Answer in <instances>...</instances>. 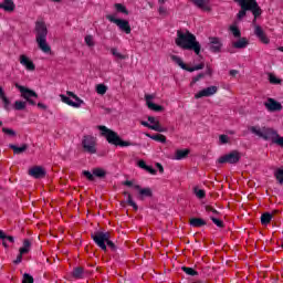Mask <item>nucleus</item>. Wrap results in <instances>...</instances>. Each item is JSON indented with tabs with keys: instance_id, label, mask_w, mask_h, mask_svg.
<instances>
[{
	"instance_id": "nucleus-56",
	"label": "nucleus",
	"mask_w": 283,
	"mask_h": 283,
	"mask_svg": "<svg viewBox=\"0 0 283 283\" xmlns=\"http://www.w3.org/2000/svg\"><path fill=\"white\" fill-rule=\"evenodd\" d=\"M206 74H208V76H211V74H213V69H211V66H207Z\"/></svg>"
},
{
	"instance_id": "nucleus-6",
	"label": "nucleus",
	"mask_w": 283,
	"mask_h": 283,
	"mask_svg": "<svg viewBox=\"0 0 283 283\" xmlns=\"http://www.w3.org/2000/svg\"><path fill=\"white\" fill-rule=\"evenodd\" d=\"M61 101L69 105L70 107H74L75 109L81 108L82 105H85V101H83L78 95L74 94L72 91H67L66 95L60 94Z\"/></svg>"
},
{
	"instance_id": "nucleus-3",
	"label": "nucleus",
	"mask_w": 283,
	"mask_h": 283,
	"mask_svg": "<svg viewBox=\"0 0 283 283\" xmlns=\"http://www.w3.org/2000/svg\"><path fill=\"white\" fill-rule=\"evenodd\" d=\"M35 41L38 48H40L44 54L52 52V48L48 44V24H45V21L38 20L35 22Z\"/></svg>"
},
{
	"instance_id": "nucleus-27",
	"label": "nucleus",
	"mask_w": 283,
	"mask_h": 283,
	"mask_svg": "<svg viewBox=\"0 0 283 283\" xmlns=\"http://www.w3.org/2000/svg\"><path fill=\"white\" fill-rule=\"evenodd\" d=\"M145 136H147V138H150L151 140H156V143H167V137L163 134L151 135L149 133H146Z\"/></svg>"
},
{
	"instance_id": "nucleus-45",
	"label": "nucleus",
	"mask_w": 283,
	"mask_h": 283,
	"mask_svg": "<svg viewBox=\"0 0 283 283\" xmlns=\"http://www.w3.org/2000/svg\"><path fill=\"white\" fill-rule=\"evenodd\" d=\"M127 202L130 207H133V209H135V211H138V206L136 205V202H134V199H132V195L127 193Z\"/></svg>"
},
{
	"instance_id": "nucleus-44",
	"label": "nucleus",
	"mask_w": 283,
	"mask_h": 283,
	"mask_svg": "<svg viewBox=\"0 0 283 283\" xmlns=\"http://www.w3.org/2000/svg\"><path fill=\"white\" fill-rule=\"evenodd\" d=\"M277 182H280V185H283V169H277L274 174Z\"/></svg>"
},
{
	"instance_id": "nucleus-2",
	"label": "nucleus",
	"mask_w": 283,
	"mask_h": 283,
	"mask_svg": "<svg viewBox=\"0 0 283 283\" xmlns=\"http://www.w3.org/2000/svg\"><path fill=\"white\" fill-rule=\"evenodd\" d=\"M250 132L259 136V138H263V140H271L274 145L283 147V137L277 134V130L271 127L252 126Z\"/></svg>"
},
{
	"instance_id": "nucleus-32",
	"label": "nucleus",
	"mask_w": 283,
	"mask_h": 283,
	"mask_svg": "<svg viewBox=\"0 0 283 283\" xmlns=\"http://www.w3.org/2000/svg\"><path fill=\"white\" fill-rule=\"evenodd\" d=\"M114 8H115L116 12H118L119 14H125L126 17H127V14H129L127 7H125L123 3H115Z\"/></svg>"
},
{
	"instance_id": "nucleus-37",
	"label": "nucleus",
	"mask_w": 283,
	"mask_h": 283,
	"mask_svg": "<svg viewBox=\"0 0 283 283\" xmlns=\"http://www.w3.org/2000/svg\"><path fill=\"white\" fill-rule=\"evenodd\" d=\"M84 42L87 45V48H94L96 45V41L94 40V35H85Z\"/></svg>"
},
{
	"instance_id": "nucleus-34",
	"label": "nucleus",
	"mask_w": 283,
	"mask_h": 283,
	"mask_svg": "<svg viewBox=\"0 0 283 283\" xmlns=\"http://www.w3.org/2000/svg\"><path fill=\"white\" fill-rule=\"evenodd\" d=\"M111 54H113V56L119 61H125V59H127V55L120 53L118 49H111Z\"/></svg>"
},
{
	"instance_id": "nucleus-48",
	"label": "nucleus",
	"mask_w": 283,
	"mask_h": 283,
	"mask_svg": "<svg viewBox=\"0 0 283 283\" xmlns=\"http://www.w3.org/2000/svg\"><path fill=\"white\" fill-rule=\"evenodd\" d=\"M205 67V64L201 63V64H198L197 66H189L188 67V72H196L198 70H202Z\"/></svg>"
},
{
	"instance_id": "nucleus-40",
	"label": "nucleus",
	"mask_w": 283,
	"mask_h": 283,
	"mask_svg": "<svg viewBox=\"0 0 283 283\" xmlns=\"http://www.w3.org/2000/svg\"><path fill=\"white\" fill-rule=\"evenodd\" d=\"M193 193H195V196H197V198H199V200H202V198H205V196H207V192H205V190H202L198 187L193 188Z\"/></svg>"
},
{
	"instance_id": "nucleus-38",
	"label": "nucleus",
	"mask_w": 283,
	"mask_h": 283,
	"mask_svg": "<svg viewBox=\"0 0 283 283\" xmlns=\"http://www.w3.org/2000/svg\"><path fill=\"white\" fill-rule=\"evenodd\" d=\"M273 220V214L265 212L261 216V223L262 224H269Z\"/></svg>"
},
{
	"instance_id": "nucleus-20",
	"label": "nucleus",
	"mask_w": 283,
	"mask_h": 283,
	"mask_svg": "<svg viewBox=\"0 0 283 283\" xmlns=\"http://www.w3.org/2000/svg\"><path fill=\"white\" fill-rule=\"evenodd\" d=\"M264 107L268 112H282V104L271 97L264 102Z\"/></svg>"
},
{
	"instance_id": "nucleus-59",
	"label": "nucleus",
	"mask_w": 283,
	"mask_h": 283,
	"mask_svg": "<svg viewBox=\"0 0 283 283\" xmlns=\"http://www.w3.org/2000/svg\"><path fill=\"white\" fill-rule=\"evenodd\" d=\"M124 185H126V187H136L132 181H125Z\"/></svg>"
},
{
	"instance_id": "nucleus-29",
	"label": "nucleus",
	"mask_w": 283,
	"mask_h": 283,
	"mask_svg": "<svg viewBox=\"0 0 283 283\" xmlns=\"http://www.w3.org/2000/svg\"><path fill=\"white\" fill-rule=\"evenodd\" d=\"M191 1L195 6H197V8H199L200 10H203L205 12H209V10H211V8L208 7L207 4V0H191Z\"/></svg>"
},
{
	"instance_id": "nucleus-9",
	"label": "nucleus",
	"mask_w": 283,
	"mask_h": 283,
	"mask_svg": "<svg viewBox=\"0 0 283 283\" xmlns=\"http://www.w3.org/2000/svg\"><path fill=\"white\" fill-rule=\"evenodd\" d=\"M17 90H19L20 94H21V98H24V101H27V103H29V105H36V102H34V99L32 98H39V94H36V92L21 85V84H15Z\"/></svg>"
},
{
	"instance_id": "nucleus-54",
	"label": "nucleus",
	"mask_w": 283,
	"mask_h": 283,
	"mask_svg": "<svg viewBox=\"0 0 283 283\" xmlns=\"http://www.w3.org/2000/svg\"><path fill=\"white\" fill-rule=\"evenodd\" d=\"M211 220H212L213 224H216L217 227H223L222 220L216 219L213 217L211 218Z\"/></svg>"
},
{
	"instance_id": "nucleus-11",
	"label": "nucleus",
	"mask_w": 283,
	"mask_h": 283,
	"mask_svg": "<svg viewBox=\"0 0 283 283\" xmlns=\"http://www.w3.org/2000/svg\"><path fill=\"white\" fill-rule=\"evenodd\" d=\"M96 137L86 135L82 139V148L86 154H96Z\"/></svg>"
},
{
	"instance_id": "nucleus-57",
	"label": "nucleus",
	"mask_w": 283,
	"mask_h": 283,
	"mask_svg": "<svg viewBox=\"0 0 283 283\" xmlns=\"http://www.w3.org/2000/svg\"><path fill=\"white\" fill-rule=\"evenodd\" d=\"M38 107L40 109H48V106L45 104H43V103H38Z\"/></svg>"
},
{
	"instance_id": "nucleus-49",
	"label": "nucleus",
	"mask_w": 283,
	"mask_h": 283,
	"mask_svg": "<svg viewBox=\"0 0 283 283\" xmlns=\"http://www.w3.org/2000/svg\"><path fill=\"white\" fill-rule=\"evenodd\" d=\"M3 134L7 136H17V133L12 128H2Z\"/></svg>"
},
{
	"instance_id": "nucleus-61",
	"label": "nucleus",
	"mask_w": 283,
	"mask_h": 283,
	"mask_svg": "<svg viewBox=\"0 0 283 283\" xmlns=\"http://www.w3.org/2000/svg\"><path fill=\"white\" fill-rule=\"evenodd\" d=\"M158 2L163 6L167 2V0H158Z\"/></svg>"
},
{
	"instance_id": "nucleus-22",
	"label": "nucleus",
	"mask_w": 283,
	"mask_h": 283,
	"mask_svg": "<svg viewBox=\"0 0 283 283\" xmlns=\"http://www.w3.org/2000/svg\"><path fill=\"white\" fill-rule=\"evenodd\" d=\"M190 154L189 149H177L172 157V160H185Z\"/></svg>"
},
{
	"instance_id": "nucleus-64",
	"label": "nucleus",
	"mask_w": 283,
	"mask_h": 283,
	"mask_svg": "<svg viewBox=\"0 0 283 283\" xmlns=\"http://www.w3.org/2000/svg\"><path fill=\"white\" fill-rule=\"evenodd\" d=\"M230 134H233V132H230Z\"/></svg>"
},
{
	"instance_id": "nucleus-15",
	"label": "nucleus",
	"mask_w": 283,
	"mask_h": 283,
	"mask_svg": "<svg viewBox=\"0 0 283 283\" xmlns=\"http://www.w3.org/2000/svg\"><path fill=\"white\" fill-rule=\"evenodd\" d=\"M247 48H249V39H247V38H239L238 40L232 41V48H230L228 50V52L230 54H235V50H244Z\"/></svg>"
},
{
	"instance_id": "nucleus-60",
	"label": "nucleus",
	"mask_w": 283,
	"mask_h": 283,
	"mask_svg": "<svg viewBox=\"0 0 283 283\" xmlns=\"http://www.w3.org/2000/svg\"><path fill=\"white\" fill-rule=\"evenodd\" d=\"M207 211H212V213H217V211L213 208H211V207H208Z\"/></svg>"
},
{
	"instance_id": "nucleus-55",
	"label": "nucleus",
	"mask_w": 283,
	"mask_h": 283,
	"mask_svg": "<svg viewBox=\"0 0 283 283\" xmlns=\"http://www.w3.org/2000/svg\"><path fill=\"white\" fill-rule=\"evenodd\" d=\"M156 167L159 170V174H165V168L160 165V163H157Z\"/></svg>"
},
{
	"instance_id": "nucleus-31",
	"label": "nucleus",
	"mask_w": 283,
	"mask_h": 283,
	"mask_svg": "<svg viewBox=\"0 0 283 283\" xmlns=\"http://www.w3.org/2000/svg\"><path fill=\"white\" fill-rule=\"evenodd\" d=\"M268 80L271 85H282V78L277 77L275 73H268Z\"/></svg>"
},
{
	"instance_id": "nucleus-5",
	"label": "nucleus",
	"mask_w": 283,
	"mask_h": 283,
	"mask_svg": "<svg viewBox=\"0 0 283 283\" xmlns=\"http://www.w3.org/2000/svg\"><path fill=\"white\" fill-rule=\"evenodd\" d=\"M102 136H105L107 143L116 147H130L132 143L120 139L118 134L106 126H98Z\"/></svg>"
},
{
	"instance_id": "nucleus-12",
	"label": "nucleus",
	"mask_w": 283,
	"mask_h": 283,
	"mask_svg": "<svg viewBox=\"0 0 283 283\" xmlns=\"http://www.w3.org/2000/svg\"><path fill=\"white\" fill-rule=\"evenodd\" d=\"M253 32L256 39L262 43L263 45H269L271 43V38L266 34V31L258 24H254Z\"/></svg>"
},
{
	"instance_id": "nucleus-18",
	"label": "nucleus",
	"mask_w": 283,
	"mask_h": 283,
	"mask_svg": "<svg viewBox=\"0 0 283 283\" xmlns=\"http://www.w3.org/2000/svg\"><path fill=\"white\" fill-rule=\"evenodd\" d=\"M30 249H32V243L30 242V240L25 239L23 241V245L19 249V255L14 261L15 264H20V262H22L23 255L30 253Z\"/></svg>"
},
{
	"instance_id": "nucleus-36",
	"label": "nucleus",
	"mask_w": 283,
	"mask_h": 283,
	"mask_svg": "<svg viewBox=\"0 0 283 283\" xmlns=\"http://www.w3.org/2000/svg\"><path fill=\"white\" fill-rule=\"evenodd\" d=\"M13 107L14 109H17V112H21V109H25V107H28V103L21 99H18L14 102Z\"/></svg>"
},
{
	"instance_id": "nucleus-42",
	"label": "nucleus",
	"mask_w": 283,
	"mask_h": 283,
	"mask_svg": "<svg viewBox=\"0 0 283 283\" xmlns=\"http://www.w3.org/2000/svg\"><path fill=\"white\" fill-rule=\"evenodd\" d=\"M230 31L233 34V36H235L237 39H239L242 35V33L240 32V29L235 24L230 25Z\"/></svg>"
},
{
	"instance_id": "nucleus-33",
	"label": "nucleus",
	"mask_w": 283,
	"mask_h": 283,
	"mask_svg": "<svg viewBox=\"0 0 283 283\" xmlns=\"http://www.w3.org/2000/svg\"><path fill=\"white\" fill-rule=\"evenodd\" d=\"M190 224L191 227H205V224H207V221L200 218H192L190 219Z\"/></svg>"
},
{
	"instance_id": "nucleus-26",
	"label": "nucleus",
	"mask_w": 283,
	"mask_h": 283,
	"mask_svg": "<svg viewBox=\"0 0 283 283\" xmlns=\"http://www.w3.org/2000/svg\"><path fill=\"white\" fill-rule=\"evenodd\" d=\"M137 165H138V167H139L140 169H144L145 171H147V172L150 174L151 176H156V174H157L156 169H154V167H151V166H148V165L145 163V160H139Z\"/></svg>"
},
{
	"instance_id": "nucleus-50",
	"label": "nucleus",
	"mask_w": 283,
	"mask_h": 283,
	"mask_svg": "<svg viewBox=\"0 0 283 283\" xmlns=\"http://www.w3.org/2000/svg\"><path fill=\"white\" fill-rule=\"evenodd\" d=\"M158 12H159L160 17H167V14H168V11L165 8V6H160L158 9Z\"/></svg>"
},
{
	"instance_id": "nucleus-17",
	"label": "nucleus",
	"mask_w": 283,
	"mask_h": 283,
	"mask_svg": "<svg viewBox=\"0 0 283 283\" xmlns=\"http://www.w3.org/2000/svg\"><path fill=\"white\" fill-rule=\"evenodd\" d=\"M208 48L210 52H212L213 54H218L222 52V41L220 40V38L211 36L209 38Z\"/></svg>"
},
{
	"instance_id": "nucleus-39",
	"label": "nucleus",
	"mask_w": 283,
	"mask_h": 283,
	"mask_svg": "<svg viewBox=\"0 0 283 283\" xmlns=\"http://www.w3.org/2000/svg\"><path fill=\"white\" fill-rule=\"evenodd\" d=\"M10 147L14 154H23V151H25V149H28V145H25V144L22 145L21 147L15 146V145H11Z\"/></svg>"
},
{
	"instance_id": "nucleus-25",
	"label": "nucleus",
	"mask_w": 283,
	"mask_h": 283,
	"mask_svg": "<svg viewBox=\"0 0 283 283\" xmlns=\"http://www.w3.org/2000/svg\"><path fill=\"white\" fill-rule=\"evenodd\" d=\"M0 8L6 12H14L15 6L12 0H3V2L0 3Z\"/></svg>"
},
{
	"instance_id": "nucleus-21",
	"label": "nucleus",
	"mask_w": 283,
	"mask_h": 283,
	"mask_svg": "<svg viewBox=\"0 0 283 283\" xmlns=\"http://www.w3.org/2000/svg\"><path fill=\"white\" fill-rule=\"evenodd\" d=\"M29 176L32 178H44L45 177V169L40 166H34L29 169Z\"/></svg>"
},
{
	"instance_id": "nucleus-46",
	"label": "nucleus",
	"mask_w": 283,
	"mask_h": 283,
	"mask_svg": "<svg viewBox=\"0 0 283 283\" xmlns=\"http://www.w3.org/2000/svg\"><path fill=\"white\" fill-rule=\"evenodd\" d=\"M73 277H83V268H75L73 271Z\"/></svg>"
},
{
	"instance_id": "nucleus-51",
	"label": "nucleus",
	"mask_w": 283,
	"mask_h": 283,
	"mask_svg": "<svg viewBox=\"0 0 283 283\" xmlns=\"http://www.w3.org/2000/svg\"><path fill=\"white\" fill-rule=\"evenodd\" d=\"M201 78H205V73H200L197 76H195L192 78L191 85H193L195 83H198V81H201Z\"/></svg>"
},
{
	"instance_id": "nucleus-8",
	"label": "nucleus",
	"mask_w": 283,
	"mask_h": 283,
	"mask_svg": "<svg viewBox=\"0 0 283 283\" xmlns=\"http://www.w3.org/2000/svg\"><path fill=\"white\" fill-rule=\"evenodd\" d=\"M140 125L148 129H153V132H158L159 134L167 132V127H164L163 124H160L158 117L148 116V122L142 120Z\"/></svg>"
},
{
	"instance_id": "nucleus-41",
	"label": "nucleus",
	"mask_w": 283,
	"mask_h": 283,
	"mask_svg": "<svg viewBox=\"0 0 283 283\" xmlns=\"http://www.w3.org/2000/svg\"><path fill=\"white\" fill-rule=\"evenodd\" d=\"M106 171L103 168H95L93 170V176H96L97 178H105Z\"/></svg>"
},
{
	"instance_id": "nucleus-1",
	"label": "nucleus",
	"mask_w": 283,
	"mask_h": 283,
	"mask_svg": "<svg viewBox=\"0 0 283 283\" xmlns=\"http://www.w3.org/2000/svg\"><path fill=\"white\" fill-rule=\"evenodd\" d=\"M175 43L181 50H193L195 54H200V42L188 30H178Z\"/></svg>"
},
{
	"instance_id": "nucleus-23",
	"label": "nucleus",
	"mask_w": 283,
	"mask_h": 283,
	"mask_svg": "<svg viewBox=\"0 0 283 283\" xmlns=\"http://www.w3.org/2000/svg\"><path fill=\"white\" fill-rule=\"evenodd\" d=\"M140 196V198H151V188H140L138 185L134 186Z\"/></svg>"
},
{
	"instance_id": "nucleus-47",
	"label": "nucleus",
	"mask_w": 283,
	"mask_h": 283,
	"mask_svg": "<svg viewBox=\"0 0 283 283\" xmlns=\"http://www.w3.org/2000/svg\"><path fill=\"white\" fill-rule=\"evenodd\" d=\"M22 283H34V279L30 274H24Z\"/></svg>"
},
{
	"instance_id": "nucleus-58",
	"label": "nucleus",
	"mask_w": 283,
	"mask_h": 283,
	"mask_svg": "<svg viewBox=\"0 0 283 283\" xmlns=\"http://www.w3.org/2000/svg\"><path fill=\"white\" fill-rule=\"evenodd\" d=\"M238 70H231L230 71V76H238Z\"/></svg>"
},
{
	"instance_id": "nucleus-14",
	"label": "nucleus",
	"mask_w": 283,
	"mask_h": 283,
	"mask_svg": "<svg viewBox=\"0 0 283 283\" xmlns=\"http://www.w3.org/2000/svg\"><path fill=\"white\" fill-rule=\"evenodd\" d=\"M144 98L146 101L148 109H150L151 112H165V107L154 103L156 94H146Z\"/></svg>"
},
{
	"instance_id": "nucleus-53",
	"label": "nucleus",
	"mask_w": 283,
	"mask_h": 283,
	"mask_svg": "<svg viewBox=\"0 0 283 283\" xmlns=\"http://www.w3.org/2000/svg\"><path fill=\"white\" fill-rule=\"evenodd\" d=\"M184 271L187 273V275H196V270L191 268H184Z\"/></svg>"
},
{
	"instance_id": "nucleus-28",
	"label": "nucleus",
	"mask_w": 283,
	"mask_h": 283,
	"mask_svg": "<svg viewBox=\"0 0 283 283\" xmlns=\"http://www.w3.org/2000/svg\"><path fill=\"white\" fill-rule=\"evenodd\" d=\"M0 240H3L2 244L6 248H8V242L14 244V237L6 235V232H3V230H0Z\"/></svg>"
},
{
	"instance_id": "nucleus-62",
	"label": "nucleus",
	"mask_w": 283,
	"mask_h": 283,
	"mask_svg": "<svg viewBox=\"0 0 283 283\" xmlns=\"http://www.w3.org/2000/svg\"><path fill=\"white\" fill-rule=\"evenodd\" d=\"M3 125V123L0 120V127Z\"/></svg>"
},
{
	"instance_id": "nucleus-7",
	"label": "nucleus",
	"mask_w": 283,
	"mask_h": 283,
	"mask_svg": "<svg viewBox=\"0 0 283 283\" xmlns=\"http://www.w3.org/2000/svg\"><path fill=\"white\" fill-rule=\"evenodd\" d=\"M107 21L117 25L120 32H125V34H132V25H129V21L120 19L116 13H109L106 15Z\"/></svg>"
},
{
	"instance_id": "nucleus-24",
	"label": "nucleus",
	"mask_w": 283,
	"mask_h": 283,
	"mask_svg": "<svg viewBox=\"0 0 283 283\" xmlns=\"http://www.w3.org/2000/svg\"><path fill=\"white\" fill-rule=\"evenodd\" d=\"M170 59L174 63H176V65L181 67V70H186V72H189V65L185 64V62L182 61V57L178 55H171Z\"/></svg>"
},
{
	"instance_id": "nucleus-10",
	"label": "nucleus",
	"mask_w": 283,
	"mask_h": 283,
	"mask_svg": "<svg viewBox=\"0 0 283 283\" xmlns=\"http://www.w3.org/2000/svg\"><path fill=\"white\" fill-rule=\"evenodd\" d=\"M93 240L97 244V247H99V249H102L103 251H107L106 244H108V247H112L114 244L112 243V241H109L108 232H96L93 235Z\"/></svg>"
},
{
	"instance_id": "nucleus-35",
	"label": "nucleus",
	"mask_w": 283,
	"mask_h": 283,
	"mask_svg": "<svg viewBox=\"0 0 283 283\" xmlns=\"http://www.w3.org/2000/svg\"><path fill=\"white\" fill-rule=\"evenodd\" d=\"M95 92L99 94V96H105V94H107V86L105 84H97Z\"/></svg>"
},
{
	"instance_id": "nucleus-4",
	"label": "nucleus",
	"mask_w": 283,
	"mask_h": 283,
	"mask_svg": "<svg viewBox=\"0 0 283 283\" xmlns=\"http://www.w3.org/2000/svg\"><path fill=\"white\" fill-rule=\"evenodd\" d=\"M239 6L241 7V10L238 13V19H244L247 17V10H250L252 12L254 20L253 23H255V20L260 14H262V9H260V6H258V1L255 0H234Z\"/></svg>"
},
{
	"instance_id": "nucleus-13",
	"label": "nucleus",
	"mask_w": 283,
	"mask_h": 283,
	"mask_svg": "<svg viewBox=\"0 0 283 283\" xmlns=\"http://www.w3.org/2000/svg\"><path fill=\"white\" fill-rule=\"evenodd\" d=\"M240 161V153L238 150H233L227 155L221 156L218 159L220 165H224V163H229L230 165H234Z\"/></svg>"
},
{
	"instance_id": "nucleus-43",
	"label": "nucleus",
	"mask_w": 283,
	"mask_h": 283,
	"mask_svg": "<svg viewBox=\"0 0 283 283\" xmlns=\"http://www.w3.org/2000/svg\"><path fill=\"white\" fill-rule=\"evenodd\" d=\"M231 143V137L228 135H220L219 136V145H228Z\"/></svg>"
},
{
	"instance_id": "nucleus-52",
	"label": "nucleus",
	"mask_w": 283,
	"mask_h": 283,
	"mask_svg": "<svg viewBox=\"0 0 283 283\" xmlns=\"http://www.w3.org/2000/svg\"><path fill=\"white\" fill-rule=\"evenodd\" d=\"M83 176H85V178H87V180H94V175L87 170L83 171Z\"/></svg>"
},
{
	"instance_id": "nucleus-63",
	"label": "nucleus",
	"mask_w": 283,
	"mask_h": 283,
	"mask_svg": "<svg viewBox=\"0 0 283 283\" xmlns=\"http://www.w3.org/2000/svg\"><path fill=\"white\" fill-rule=\"evenodd\" d=\"M281 52H283V48H281Z\"/></svg>"
},
{
	"instance_id": "nucleus-16",
	"label": "nucleus",
	"mask_w": 283,
	"mask_h": 283,
	"mask_svg": "<svg viewBox=\"0 0 283 283\" xmlns=\"http://www.w3.org/2000/svg\"><path fill=\"white\" fill-rule=\"evenodd\" d=\"M19 62H20V65H22V67L27 70V72H34V70H36V65L34 64V61H32V59H30V56L25 54H21L19 56Z\"/></svg>"
},
{
	"instance_id": "nucleus-19",
	"label": "nucleus",
	"mask_w": 283,
	"mask_h": 283,
	"mask_svg": "<svg viewBox=\"0 0 283 283\" xmlns=\"http://www.w3.org/2000/svg\"><path fill=\"white\" fill-rule=\"evenodd\" d=\"M218 94V86H208L195 94V98H207L209 96H213Z\"/></svg>"
},
{
	"instance_id": "nucleus-30",
	"label": "nucleus",
	"mask_w": 283,
	"mask_h": 283,
	"mask_svg": "<svg viewBox=\"0 0 283 283\" xmlns=\"http://www.w3.org/2000/svg\"><path fill=\"white\" fill-rule=\"evenodd\" d=\"M0 101H2L3 107L8 112L10 109V99L8 98V96H6V92L1 86H0Z\"/></svg>"
}]
</instances>
